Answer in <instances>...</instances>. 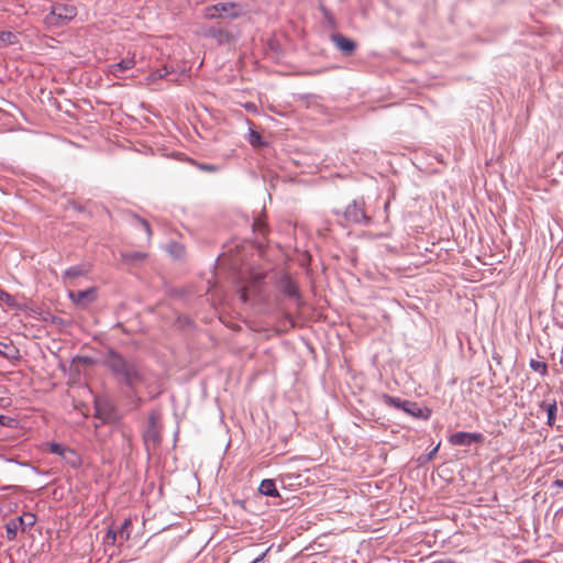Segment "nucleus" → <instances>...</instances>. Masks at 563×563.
Returning a JSON list of instances; mask_svg holds the SVG:
<instances>
[{
	"mask_svg": "<svg viewBox=\"0 0 563 563\" xmlns=\"http://www.w3.org/2000/svg\"><path fill=\"white\" fill-rule=\"evenodd\" d=\"M104 365L120 383L133 389L145 382L143 368L134 361L125 358L114 350H109L104 358Z\"/></svg>",
	"mask_w": 563,
	"mask_h": 563,
	"instance_id": "obj_1",
	"label": "nucleus"
},
{
	"mask_svg": "<svg viewBox=\"0 0 563 563\" xmlns=\"http://www.w3.org/2000/svg\"><path fill=\"white\" fill-rule=\"evenodd\" d=\"M77 14V10L74 5L56 3L52 5V10L44 18L45 24L48 26H63L73 20Z\"/></svg>",
	"mask_w": 563,
	"mask_h": 563,
	"instance_id": "obj_2",
	"label": "nucleus"
},
{
	"mask_svg": "<svg viewBox=\"0 0 563 563\" xmlns=\"http://www.w3.org/2000/svg\"><path fill=\"white\" fill-rule=\"evenodd\" d=\"M244 13L241 4L236 2H219L213 5H209L203 11L206 19H218L227 16L229 19H236Z\"/></svg>",
	"mask_w": 563,
	"mask_h": 563,
	"instance_id": "obj_3",
	"label": "nucleus"
},
{
	"mask_svg": "<svg viewBox=\"0 0 563 563\" xmlns=\"http://www.w3.org/2000/svg\"><path fill=\"white\" fill-rule=\"evenodd\" d=\"M342 218L346 224L368 225L372 221L366 214L365 202L363 199L353 200L342 212Z\"/></svg>",
	"mask_w": 563,
	"mask_h": 563,
	"instance_id": "obj_4",
	"label": "nucleus"
},
{
	"mask_svg": "<svg viewBox=\"0 0 563 563\" xmlns=\"http://www.w3.org/2000/svg\"><path fill=\"white\" fill-rule=\"evenodd\" d=\"M278 291L289 300H292L297 307H301V296L298 285L287 275L282 276L277 282Z\"/></svg>",
	"mask_w": 563,
	"mask_h": 563,
	"instance_id": "obj_5",
	"label": "nucleus"
},
{
	"mask_svg": "<svg viewBox=\"0 0 563 563\" xmlns=\"http://www.w3.org/2000/svg\"><path fill=\"white\" fill-rule=\"evenodd\" d=\"M449 441L453 445L459 446H468L473 443H482L484 441V435L482 433L476 432H455L450 438Z\"/></svg>",
	"mask_w": 563,
	"mask_h": 563,
	"instance_id": "obj_6",
	"label": "nucleus"
},
{
	"mask_svg": "<svg viewBox=\"0 0 563 563\" xmlns=\"http://www.w3.org/2000/svg\"><path fill=\"white\" fill-rule=\"evenodd\" d=\"M48 450L51 453L59 455L63 460H65L71 466H78L80 463V459L78 454L70 448L65 446L59 443H49Z\"/></svg>",
	"mask_w": 563,
	"mask_h": 563,
	"instance_id": "obj_7",
	"label": "nucleus"
},
{
	"mask_svg": "<svg viewBox=\"0 0 563 563\" xmlns=\"http://www.w3.org/2000/svg\"><path fill=\"white\" fill-rule=\"evenodd\" d=\"M69 298L76 306L86 308L96 300V288L91 287L85 290L69 291Z\"/></svg>",
	"mask_w": 563,
	"mask_h": 563,
	"instance_id": "obj_8",
	"label": "nucleus"
},
{
	"mask_svg": "<svg viewBox=\"0 0 563 563\" xmlns=\"http://www.w3.org/2000/svg\"><path fill=\"white\" fill-rule=\"evenodd\" d=\"M136 64L134 55L128 56L121 59L119 63L111 64L108 66L107 73L108 75L113 76L114 78H121V73L132 69Z\"/></svg>",
	"mask_w": 563,
	"mask_h": 563,
	"instance_id": "obj_9",
	"label": "nucleus"
},
{
	"mask_svg": "<svg viewBox=\"0 0 563 563\" xmlns=\"http://www.w3.org/2000/svg\"><path fill=\"white\" fill-rule=\"evenodd\" d=\"M331 41L344 55H352L356 48L354 41L340 33L332 34Z\"/></svg>",
	"mask_w": 563,
	"mask_h": 563,
	"instance_id": "obj_10",
	"label": "nucleus"
},
{
	"mask_svg": "<svg viewBox=\"0 0 563 563\" xmlns=\"http://www.w3.org/2000/svg\"><path fill=\"white\" fill-rule=\"evenodd\" d=\"M540 407L547 411L548 420L547 424L550 427H553L555 423V417L558 412V404L555 399H552L551 401H542L540 404Z\"/></svg>",
	"mask_w": 563,
	"mask_h": 563,
	"instance_id": "obj_11",
	"label": "nucleus"
},
{
	"mask_svg": "<svg viewBox=\"0 0 563 563\" xmlns=\"http://www.w3.org/2000/svg\"><path fill=\"white\" fill-rule=\"evenodd\" d=\"M208 35L216 38L220 44L229 43L232 40V34L223 29L211 27L208 31Z\"/></svg>",
	"mask_w": 563,
	"mask_h": 563,
	"instance_id": "obj_12",
	"label": "nucleus"
},
{
	"mask_svg": "<svg viewBox=\"0 0 563 563\" xmlns=\"http://www.w3.org/2000/svg\"><path fill=\"white\" fill-rule=\"evenodd\" d=\"M258 490L265 496L275 497L279 495L273 479H263L260 484Z\"/></svg>",
	"mask_w": 563,
	"mask_h": 563,
	"instance_id": "obj_13",
	"label": "nucleus"
},
{
	"mask_svg": "<svg viewBox=\"0 0 563 563\" xmlns=\"http://www.w3.org/2000/svg\"><path fill=\"white\" fill-rule=\"evenodd\" d=\"M132 520L130 518L124 519L120 528L117 530L121 542L128 541L131 538Z\"/></svg>",
	"mask_w": 563,
	"mask_h": 563,
	"instance_id": "obj_14",
	"label": "nucleus"
},
{
	"mask_svg": "<svg viewBox=\"0 0 563 563\" xmlns=\"http://www.w3.org/2000/svg\"><path fill=\"white\" fill-rule=\"evenodd\" d=\"M36 522V517L32 512H24L19 517L18 523L22 528L23 531L26 529H31Z\"/></svg>",
	"mask_w": 563,
	"mask_h": 563,
	"instance_id": "obj_15",
	"label": "nucleus"
},
{
	"mask_svg": "<svg viewBox=\"0 0 563 563\" xmlns=\"http://www.w3.org/2000/svg\"><path fill=\"white\" fill-rule=\"evenodd\" d=\"M401 409L413 417H421L422 416V409L413 401L404 400V404H401Z\"/></svg>",
	"mask_w": 563,
	"mask_h": 563,
	"instance_id": "obj_16",
	"label": "nucleus"
},
{
	"mask_svg": "<svg viewBox=\"0 0 563 563\" xmlns=\"http://www.w3.org/2000/svg\"><path fill=\"white\" fill-rule=\"evenodd\" d=\"M0 43L4 45H13L18 43V36L15 33L11 31H1L0 32Z\"/></svg>",
	"mask_w": 563,
	"mask_h": 563,
	"instance_id": "obj_17",
	"label": "nucleus"
},
{
	"mask_svg": "<svg viewBox=\"0 0 563 563\" xmlns=\"http://www.w3.org/2000/svg\"><path fill=\"white\" fill-rule=\"evenodd\" d=\"M253 231L255 233L262 235L263 238H265L266 234L268 233V228H267L266 222L262 218L255 219L254 223H253Z\"/></svg>",
	"mask_w": 563,
	"mask_h": 563,
	"instance_id": "obj_18",
	"label": "nucleus"
},
{
	"mask_svg": "<svg viewBox=\"0 0 563 563\" xmlns=\"http://www.w3.org/2000/svg\"><path fill=\"white\" fill-rule=\"evenodd\" d=\"M15 354H18V350L14 346L0 342V355L7 358H14Z\"/></svg>",
	"mask_w": 563,
	"mask_h": 563,
	"instance_id": "obj_19",
	"label": "nucleus"
},
{
	"mask_svg": "<svg viewBox=\"0 0 563 563\" xmlns=\"http://www.w3.org/2000/svg\"><path fill=\"white\" fill-rule=\"evenodd\" d=\"M529 366L534 372L540 373L542 376H545L548 374V365L545 362L537 361V360H530Z\"/></svg>",
	"mask_w": 563,
	"mask_h": 563,
	"instance_id": "obj_20",
	"label": "nucleus"
},
{
	"mask_svg": "<svg viewBox=\"0 0 563 563\" xmlns=\"http://www.w3.org/2000/svg\"><path fill=\"white\" fill-rule=\"evenodd\" d=\"M249 143L253 146V147H262L264 146L266 143L263 141L261 134L254 130H251L250 133H249Z\"/></svg>",
	"mask_w": 563,
	"mask_h": 563,
	"instance_id": "obj_21",
	"label": "nucleus"
},
{
	"mask_svg": "<svg viewBox=\"0 0 563 563\" xmlns=\"http://www.w3.org/2000/svg\"><path fill=\"white\" fill-rule=\"evenodd\" d=\"M19 527V523L15 521H10L5 525V534L8 540L11 541L16 538Z\"/></svg>",
	"mask_w": 563,
	"mask_h": 563,
	"instance_id": "obj_22",
	"label": "nucleus"
},
{
	"mask_svg": "<svg viewBox=\"0 0 563 563\" xmlns=\"http://www.w3.org/2000/svg\"><path fill=\"white\" fill-rule=\"evenodd\" d=\"M85 273L86 272L81 266L76 265V266H71L68 269H66L65 276L69 277V278H76L78 276L84 275Z\"/></svg>",
	"mask_w": 563,
	"mask_h": 563,
	"instance_id": "obj_23",
	"label": "nucleus"
},
{
	"mask_svg": "<svg viewBox=\"0 0 563 563\" xmlns=\"http://www.w3.org/2000/svg\"><path fill=\"white\" fill-rule=\"evenodd\" d=\"M382 399L383 401L388 405V406H394L396 408H400L401 409V404H404V400L399 399V398H395L393 396H389L387 394H384L382 396Z\"/></svg>",
	"mask_w": 563,
	"mask_h": 563,
	"instance_id": "obj_24",
	"label": "nucleus"
},
{
	"mask_svg": "<svg viewBox=\"0 0 563 563\" xmlns=\"http://www.w3.org/2000/svg\"><path fill=\"white\" fill-rule=\"evenodd\" d=\"M133 218L137 222V224H140V227L146 232L147 239L150 240L152 236V230H151L150 223L145 219H143L136 214H134Z\"/></svg>",
	"mask_w": 563,
	"mask_h": 563,
	"instance_id": "obj_25",
	"label": "nucleus"
},
{
	"mask_svg": "<svg viewBox=\"0 0 563 563\" xmlns=\"http://www.w3.org/2000/svg\"><path fill=\"white\" fill-rule=\"evenodd\" d=\"M118 538L119 536L117 530L113 527H110L106 533L104 541L108 544H114Z\"/></svg>",
	"mask_w": 563,
	"mask_h": 563,
	"instance_id": "obj_26",
	"label": "nucleus"
},
{
	"mask_svg": "<svg viewBox=\"0 0 563 563\" xmlns=\"http://www.w3.org/2000/svg\"><path fill=\"white\" fill-rule=\"evenodd\" d=\"M0 301H3L9 306H12L14 303L13 297L10 294H8L7 291H4L1 287H0Z\"/></svg>",
	"mask_w": 563,
	"mask_h": 563,
	"instance_id": "obj_27",
	"label": "nucleus"
},
{
	"mask_svg": "<svg viewBox=\"0 0 563 563\" xmlns=\"http://www.w3.org/2000/svg\"><path fill=\"white\" fill-rule=\"evenodd\" d=\"M197 167L203 172H208V173H216L219 170L218 166L216 165H211V164H203V163H199L197 164Z\"/></svg>",
	"mask_w": 563,
	"mask_h": 563,
	"instance_id": "obj_28",
	"label": "nucleus"
},
{
	"mask_svg": "<svg viewBox=\"0 0 563 563\" xmlns=\"http://www.w3.org/2000/svg\"><path fill=\"white\" fill-rule=\"evenodd\" d=\"M167 74H168V71L166 70V68H163V69H157V70L153 71L151 74V77L153 80H156V79L164 78Z\"/></svg>",
	"mask_w": 563,
	"mask_h": 563,
	"instance_id": "obj_29",
	"label": "nucleus"
},
{
	"mask_svg": "<svg viewBox=\"0 0 563 563\" xmlns=\"http://www.w3.org/2000/svg\"><path fill=\"white\" fill-rule=\"evenodd\" d=\"M124 257L126 260H132V261H142L145 257V254L141 253V252H133V253L124 255Z\"/></svg>",
	"mask_w": 563,
	"mask_h": 563,
	"instance_id": "obj_30",
	"label": "nucleus"
},
{
	"mask_svg": "<svg viewBox=\"0 0 563 563\" xmlns=\"http://www.w3.org/2000/svg\"><path fill=\"white\" fill-rule=\"evenodd\" d=\"M12 422H13L12 418L4 416V415H0V428L3 426H11Z\"/></svg>",
	"mask_w": 563,
	"mask_h": 563,
	"instance_id": "obj_31",
	"label": "nucleus"
},
{
	"mask_svg": "<svg viewBox=\"0 0 563 563\" xmlns=\"http://www.w3.org/2000/svg\"><path fill=\"white\" fill-rule=\"evenodd\" d=\"M239 295H240V298L243 302H246L247 301V288L246 287H241L239 289Z\"/></svg>",
	"mask_w": 563,
	"mask_h": 563,
	"instance_id": "obj_32",
	"label": "nucleus"
},
{
	"mask_svg": "<svg viewBox=\"0 0 563 563\" xmlns=\"http://www.w3.org/2000/svg\"><path fill=\"white\" fill-rule=\"evenodd\" d=\"M432 563H456V562L451 559H442V560L433 561Z\"/></svg>",
	"mask_w": 563,
	"mask_h": 563,
	"instance_id": "obj_33",
	"label": "nucleus"
},
{
	"mask_svg": "<svg viewBox=\"0 0 563 563\" xmlns=\"http://www.w3.org/2000/svg\"><path fill=\"white\" fill-rule=\"evenodd\" d=\"M554 486L563 488V479H555L554 481Z\"/></svg>",
	"mask_w": 563,
	"mask_h": 563,
	"instance_id": "obj_34",
	"label": "nucleus"
},
{
	"mask_svg": "<svg viewBox=\"0 0 563 563\" xmlns=\"http://www.w3.org/2000/svg\"><path fill=\"white\" fill-rule=\"evenodd\" d=\"M520 563H544L542 561H537V560H523L521 561Z\"/></svg>",
	"mask_w": 563,
	"mask_h": 563,
	"instance_id": "obj_35",
	"label": "nucleus"
},
{
	"mask_svg": "<svg viewBox=\"0 0 563 563\" xmlns=\"http://www.w3.org/2000/svg\"><path fill=\"white\" fill-rule=\"evenodd\" d=\"M265 554L260 555L258 558L254 559L252 563H258L263 560Z\"/></svg>",
	"mask_w": 563,
	"mask_h": 563,
	"instance_id": "obj_36",
	"label": "nucleus"
},
{
	"mask_svg": "<svg viewBox=\"0 0 563 563\" xmlns=\"http://www.w3.org/2000/svg\"><path fill=\"white\" fill-rule=\"evenodd\" d=\"M262 278H263V277L258 276V277L256 278V282H258V283H260V282L262 280Z\"/></svg>",
	"mask_w": 563,
	"mask_h": 563,
	"instance_id": "obj_37",
	"label": "nucleus"
}]
</instances>
